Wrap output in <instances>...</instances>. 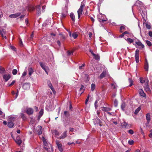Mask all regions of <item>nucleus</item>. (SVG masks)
<instances>
[{
    "mask_svg": "<svg viewBox=\"0 0 152 152\" xmlns=\"http://www.w3.org/2000/svg\"><path fill=\"white\" fill-rule=\"evenodd\" d=\"M139 93L140 95L144 97H146V94L144 93L143 90L140 89H139Z\"/></svg>",
    "mask_w": 152,
    "mask_h": 152,
    "instance_id": "nucleus-14",
    "label": "nucleus"
},
{
    "mask_svg": "<svg viewBox=\"0 0 152 152\" xmlns=\"http://www.w3.org/2000/svg\"><path fill=\"white\" fill-rule=\"evenodd\" d=\"M102 110L103 111L108 112L111 110V109L109 107H103Z\"/></svg>",
    "mask_w": 152,
    "mask_h": 152,
    "instance_id": "nucleus-17",
    "label": "nucleus"
},
{
    "mask_svg": "<svg viewBox=\"0 0 152 152\" xmlns=\"http://www.w3.org/2000/svg\"><path fill=\"white\" fill-rule=\"evenodd\" d=\"M98 20L100 22H101V21H102V22H103L104 21H106V20H103V19H100V18H98Z\"/></svg>",
    "mask_w": 152,
    "mask_h": 152,
    "instance_id": "nucleus-58",
    "label": "nucleus"
},
{
    "mask_svg": "<svg viewBox=\"0 0 152 152\" xmlns=\"http://www.w3.org/2000/svg\"><path fill=\"white\" fill-rule=\"evenodd\" d=\"M27 74V72L26 71H24L23 72L22 75V77H24Z\"/></svg>",
    "mask_w": 152,
    "mask_h": 152,
    "instance_id": "nucleus-50",
    "label": "nucleus"
},
{
    "mask_svg": "<svg viewBox=\"0 0 152 152\" xmlns=\"http://www.w3.org/2000/svg\"><path fill=\"white\" fill-rule=\"evenodd\" d=\"M37 14L38 15H40L41 13V7L40 6L37 7Z\"/></svg>",
    "mask_w": 152,
    "mask_h": 152,
    "instance_id": "nucleus-32",
    "label": "nucleus"
},
{
    "mask_svg": "<svg viewBox=\"0 0 152 152\" xmlns=\"http://www.w3.org/2000/svg\"><path fill=\"white\" fill-rule=\"evenodd\" d=\"M107 74V72L106 71H104L100 75L99 77L100 79H102Z\"/></svg>",
    "mask_w": 152,
    "mask_h": 152,
    "instance_id": "nucleus-20",
    "label": "nucleus"
},
{
    "mask_svg": "<svg viewBox=\"0 0 152 152\" xmlns=\"http://www.w3.org/2000/svg\"><path fill=\"white\" fill-rule=\"evenodd\" d=\"M146 117L147 122L148 124L149 123L151 120L150 115V114L149 113H147L146 115Z\"/></svg>",
    "mask_w": 152,
    "mask_h": 152,
    "instance_id": "nucleus-24",
    "label": "nucleus"
},
{
    "mask_svg": "<svg viewBox=\"0 0 152 152\" xmlns=\"http://www.w3.org/2000/svg\"><path fill=\"white\" fill-rule=\"evenodd\" d=\"M28 75L29 76H31L34 72V71L32 68L30 66L28 67Z\"/></svg>",
    "mask_w": 152,
    "mask_h": 152,
    "instance_id": "nucleus-13",
    "label": "nucleus"
},
{
    "mask_svg": "<svg viewBox=\"0 0 152 152\" xmlns=\"http://www.w3.org/2000/svg\"><path fill=\"white\" fill-rule=\"evenodd\" d=\"M129 82L130 83L129 86H131L133 85V80L129 78Z\"/></svg>",
    "mask_w": 152,
    "mask_h": 152,
    "instance_id": "nucleus-40",
    "label": "nucleus"
},
{
    "mask_svg": "<svg viewBox=\"0 0 152 152\" xmlns=\"http://www.w3.org/2000/svg\"><path fill=\"white\" fill-rule=\"evenodd\" d=\"M89 97H90V96L89 95H88L87 96V97L86 100V101H85V104H87V103L89 100Z\"/></svg>",
    "mask_w": 152,
    "mask_h": 152,
    "instance_id": "nucleus-51",
    "label": "nucleus"
},
{
    "mask_svg": "<svg viewBox=\"0 0 152 152\" xmlns=\"http://www.w3.org/2000/svg\"><path fill=\"white\" fill-rule=\"evenodd\" d=\"M39 64L42 67V68L44 70L46 73L48 74V72L49 70V69L48 66H45V64L42 63L40 62L39 63Z\"/></svg>",
    "mask_w": 152,
    "mask_h": 152,
    "instance_id": "nucleus-2",
    "label": "nucleus"
},
{
    "mask_svg": "<svg viewBox=\"0 0 152 152\" xmlns=\"http://www.w3.org/2000/svg\"><path fill=\"white\" fill-rule=\"evenodd\" d=\"M148 35L149 36L152 37V32L151 31H150L148 32Z\"/></svg>",
    "mask_w": 152,
    "mask_h": 152,
    "instance_id": "nucleus-64",
    "label": "nucleus"
},
{
    "mask_svg": "<svg viewBox=\"0 0 152 152\" xmlns=\"http://www.w3.org/2000/svg\"><path fill=\"white\" fill-rule=\"evenodd\" d=\"M135 43L138 46L142 48L144 47V45L140 41L136 42Z\"/></svg>",
    "mask_w": 152,
    "mask_h": 152,
    "instance_id": "nucleus-19",
    "label": "nucleus"
},
{
    "mask_svg": "<svg viewBox=\"0 0 152 152\" xmlns=\"http://www.w3.org/2000/svg\"><path fill=\"white\" fill-rule=\"evenodd\" d=\"M72 36L74 39H75L77 37L78 35L76 33H74L72 34Z\"/></svg>",
    "mask_w": 152,
    "mask_h": 152,
    "instance_id": "nucleus-37",
    "label": "nucleus"
},
{
    "mask_svg": "<svg viewBox=\"0 0 152 152\" xmlns=\"http://www.w3.org/2000/svg\"><path fill=\"white\" fill-rule=\"evenodd\" d=\"M30 87V84L29 83H25L23 86V88L26 90L28 89Z\"/></svg>",
    "mask_w": 152,
    "mask_h": 152,
    "instance_id": "nucleus-18",
    "label": "nucleus"
},
{
    "mask_svg": "<svg viewBox=\"0 0 152 152\" xmlns=\"http://www.w3.org/2000/svg\"><path fill=\"white\" fill-rule=\"evenodd\" d=\"M43 109H42L40 111H39V117L40 118H41V117L42 116V115H43Z\"/></svg>",
    "mask_w": 152,
    "mask_h": 152,
    "instance_id": "nucleus-36",
    "label": "nucleus"
},
{
    "mask_svg": "<svg viewBox=\"0 0 152 152\" xmlns=\"http://www.w3.org/2000/svg\"><path fill=\"white\" fill-rule=\"evenodd\" d=\"M111 86H113V88L114 89L116 88V84L114 83H113L111 84Z\"/></svg>",
    "mask_w": 152,
    "mask_h": 152,
    "instance_id": "nucleus-59",
    "label": "nucleus"
},
{
    "mask_svg": "<svg viewBox=\"0 0 152 152\" xmlns=\"http://www.w3.org/2000/svg\"><path fill=\"white\" fill-rule=\"evenodd\" d=\"M56 143L58 147V149L61 152H62L63 151V149L62 148L61 144L58 141H56Z\"/></svg>",
    "mask_w": 152,
    "mask_h": 152,
    "instance_id": "nucleus-6",
    "label": "nucleus"
},
{
    "mask_svg": "<svg viewBox=\"0 0 152 152\" xmlns=\"http://www.w3.org/2000/svg\"><path fill=\"white\" fill-rule=\"evenodd\" d=\"M14 125L13 122L9 121L8 123L7 126L9 127L12 128Z\"/></svg>",
    "mask_w": 152,
    "mask_h": 152,
    "instance_id": "nucleus-26",
    "label": "nucleus"
},
{
    "mask_svg": "<svg viewBox=\"0 0 152 152\" xmlns=\"http://www.w3.org/2000/svg\"><path fill=\"white\" fill-rule=\"evenodd\" d=\"M125 30V26L124 25H122L120 27V31L121 33L123 32V30Z\"/></svg>",
    "mask_w": 152,
    "mask_h": 152,
    "instance_id": "nucleus-29",
    "label": "nucleus"
},
{
    "mask_svg": "<svg viewBox=\"0 0 152 152\" xmlns=\"http://www.w3.org/2000/svg\"><path fill=\"white\" fill-rule=\"evenodd\" d=\"M67 13V11H66V14H64L63 13H62V14H61V15H61V16H62V17H63V18L65 17L66 16Z\"/></svg>",
    "mask_w": 152,
    "mask_h": 152,
    "instance_id": "nucleus-55",
    "label": "nucleus"
},
{
    "mask_svg": "<svg viewBox=\"0 0 152 152\" xmlns=\"http://www.w3.org/2000/svg\"><path fill=\"white\" fill-rule=\"evenodd\" d=\"M128 143L130 145H132L133 144L134 141L133 140H130L128 141Z\"/></svg>",
    "mask_w": 152,
    "mask_h": 152,
    "instance_id": "nucleus-45",
    "label": "nucleus"
},
{
    "mask_svg": "<svg viewBox=\"0 0 152 152\" xmlns=\"http://www.w3.org/2000/svg\"><path fill=\"white\" fill-rule=\"evenodd\" d=\"M21 13L20 12H18L15 14H13L10 15H9V17L11 18H16L21 15Z\"/></svg>",
    "mask_w": 152,
    "mask_h": 152,
    "instance_id": "nucleus-5",
    "label": "nucleus"
},
{
    "mask_svg": "<svg viewBox=\"0 0 152 152\" xmlns=\"http://www.w3.org/2000/svg\"><path fill=\"white\" fill-rule=\"evenodd\" d=\"M125 40L129 44L132 43L134 41L133 39H131L130 38H128L127 39H125Z\"/></svg>",
    "mask_w": 152,
    "mask_h": 152,
    "instance_id": "nucleus-28",
    "label": "nucleus"
},
{
    "mask_svg": "<svg viewBox=\"0 0 152 152\" xmlns=\"http://www.w3.org/2000/svg\"><path fill=\"white\" fill-rule=\"evenodd\" d=\"M93 56H94V58L96 60H98L99 59V56L98 54H95V55H93Z\"/></svg>",
    "mask_w": 152,
    "mask_h": 152,
    "instance_id": "nucleus-39",
    "label": "nucleus"
},
{
    "mask_svg": "<svg viewBox=\"0 0 152 152\" xmlns=\"http://www.w3.org/2000/svg\"><path fill=\"white\" fill-rule=\"evenodd\" d=\"M128 133L131 134H134V131L132 129H130L128 131Z\"/></svg>",
    "mask_w": 152,
    "mask_h": 152,
    "instance_id": "nucleus-49",
    "label": "nucleus"
},
{
    "mask_svg": "<svg viewBox=\"0 0 152 152\" xmlns=\"http://www.w3.org/2000/svg\"><path fill=\"white\" fill-rule=\"evenodd\" d=\"M73 51L72 50L69 51L68 50L67 52V54L68 55H72L73 53Z\"/></svg>",
    "mask_w": 152,
    "mask_h": 152,
    "instance_id": "nucleus-46",
    "label": "nucleus"
},
{
    "mask_svg": "<svg viewBox=\"0 0 152 152\" xmlns=\"http://www.w3.org/2000/svg\"><path fill=\"white\" fill-rule=\"evenodd\" d=\"M148 64L147 60L146 59H145V62L144 65V68L145 71H148Z\"/></svg>",
    "mask_w": 152,
    "mask_h": 152,
    "instance_id": "nucleus-12",
    "label": "nucleus"
},
{
    "mask_svg": "<svg viewBox=\"0 0 152 152\" xmlns=\"http://www.w3.org/2000/svg\"><path fill=\"white\" fill-rule=\"evenodd\" d=\"M37 133L39 135H40L42 133V127L40 126H38L37 128Z\"/></svg>",
    "mask_w": 152,
    "mask_h": 152,
    "instance_id": "nucleus-10",
    "label": "nucleus"
},
{
    "mask_svg": "<svg viewBox=\"0 0 152 152\" xmlns=\"http://www.w3.org/2000/svg\"><path fill=\"white\" fill-rule=\"evenodd\" d=\"M75 130L74 128H69V131L71 132H74Z\"/></svg>",
    "mask_w": 152,
    "mask_h": 152,
    "instance_id": "nucleus-62",
    "label": "nucleus"
},
{
    "mask_svg": "<svg viewBox=\"0 0 152 152\" xmlns=\"http://www.w3.org/2000/svg\"><path fill=\"white\" fill-rule=\"evenodd\" d=\"M18 72V71L16 69H14L12 71V73L14 75H16Z\"/></svg>",
    "mask_w": 152,
    "mask_h": 152,
    "instance_id": "nucleus-42",
    "label": "nucleus"
},
{
    "mask_svg": "<svg viewBox=\"0 0 152 152\" xmlns=\"http://www.w3.org/2000/svg\"><path fill=\"white\" fill-rule=\"evenodd\" d=\"M150 133L149 134V136L151 138H152V129L150 130Z\"/></svg>",
    "mask_w": 152,
    "mask_h": 152,
    "instance_id": "nucleus-56",
    "label": "nucleus"
},
{
    "mask_svg": "<svg viewBox=\"0 0 152 152\" xmlns=\"http://www.w3.org/2000/svg\"><path fill=\"white\" fill-rule=\"evenodd\" d=\"M35 9V8L32 5H30L29 6L28 8V10L29 11H32L34 10Z\"/></svg>",
    "mask_w": 152,
    "mask_h": 152,
    "instance_id": "nucleus-27",
    "label": "nucleus"
},
{
    "mask_svg": "<svg viewBox=\"0 0 152 152\" xmlns=\"http://www.w3.org/2000/svg\"><path fill=\"white\" fill-rule=\"evenodd\" d=\"M16 118V117L15 116H11L9 119V121L12 122L14 121L15 120Z\"/></svg>",
    "mask_w": 152,
    "mask_h": 152,
    "instance_id": "nucleus-23",
    "label": "nucleus"
},
{
    "mask_svg": "<svg viewBox=\"0 0 152 152\" xmlns=\"http://www.w3.org/2000/svg\"><path fill=\"white\" fill-rule=\"evenodd\" d=\"M54 132L55 133V134L57 135H59V132L57 130H55Z\"/></svg>",
    "mask_w": 152,
    "mask_h": 152,
    "instance_id": "nucleus-60",
    "label": "nucleus"
},
{
    "mask_svg": "<svg viewBox=\"0 0 152 152\" xmlns=\"http://www.w3.org/2000/svg\"><path fill=\"white\" fill-rule=\"evenodd\" d=\"M126 106V104L124 102H123L122 103L121 105V108L124 111L125 110L124 109Z\"/></svg>",
    "mask_w": 152,
    "mask_h": 152,
    "instance_id": "nucleus-30",
    "label": "nucleus"
},
{
    "mask_svg": "<svg viewBox=\"0 0 152 152\" xmlns=\"http://www.w3.org/2000/svg\"><path fill=\"white\" fill-rule=\"evenodd\" d=\"M48 86L50 87V89L53 91V93L55 94L56 93V92L55 91V90L54 89V88L52 86L51 83L50 81H48Z\"/></svg>",
    "mask_w": 152,
    "mask_h": 152,
    "instance_id": "nucleus-8",
    "label": "nucleus"
},
{
    "mask_svg": "<svg viewBox=\"0 0 152 152\" xmlns=\"http://www.w3.org/2000/svg\"><path fill=\"white\" fill-rule=\"evenodd\" d=\"M145 42H146V43L147 44V45L148 46L150 47L152 46V43H151V42H150L148 40H146L145 41Z\"/></svg>",
    "mask_w": 152,
    "mask_h": 152,
    "instance_id": "nucleus-33",
    "label": "nucleus"
},
{
    "mask_svg": "<svg viewBox=\"0 0 152 152\" xmlns=\"http://www.w3.org/2000/svg\"><path fill=\"white\" fill-rule=\"evenodd\" d=\"M33 109L31 108H26V113L28 115L32 114L33 113Z\"/></svg>",
    "mask_w": 152,
    "mask_h": 152,
    "instance_id": "nucleus-4",
    "label": "nucleus"
},
{
    "mask_svg": "<svg viewBox=\"0 0 152 152\" xmlns=\"http://www.w3.org/2000/svg\"><path fill=\"white\" fill-rule=\"evenodd\" d=\"M140 107H138L135 111L134 112V113L136 114H137L140 111Z\"/></svg>",
    "mask_w": 152,
    "mask_h": 152,
    "instance_id": "nucleus-43",
    "label": "nucleus"
},
{
    "mask_svg": "<svg viewBox=\"0 0 152 152\" xmlns=\"http://www.w3.org/2000/svg\"><path fill=\"white\" fill-rule=\"evenodd\" d=\"M140 81L141 83H143L145 82V80H143V78L142 77L140 78Z\"/></svg>",
    "mask_w": 152,
    "mask_h": 152,
    "instance_id": "nucleus-44",
    "label": "nucleus"
},
{
    "mask_svg": "<svg viewBox=\"0 0 152 152\" xmlns=\"http://www.w3.org/2000/svg\"><path fill=\"white\" fill-rule=\"evenodd\" d=\"M20 116L23 120H25L26 119V117L25 116L24 114L23 113H20Z\"/></svg>",
    "mask_w": 152,
    "mask_h": 152,
    "instance_id": "nucleus-31",
    "label": "nucleus"
},
{
    "mask_svg": "<svg viewBox=\"0 0 152 152\" xmlns=\"http://www.w3.org/2000/svg\"><path fill=\"white\" fill-rule=\"evenodd\" d=\"M15 83V80L12 81V83H11L8 84L9 86H12V85H13Z\"/></svg>",
    "mask_w": 152,
    "mask_h": 152,
    "instance_id": "nucleus-52",
    "label": "nucleus"
},
{
    "mask_svg": "<svg viewBox=\"0 0 152 152\" xmlns=\"http://www.w3.org/2000/svg\"><path fill=\"white\" fill-rule=\"evenodd\" d=\"M85 6L84 3L83 2H82L80 6L79 9L77 11V13L78 15V18H80V16L82 14L83 11V9Z\"/></svg>",
    "mask_w": 152,
    "mask_h": 152,
    "instance_id": "nucleus-1",
    "label": "nucleus"
},
{
    "mask_svg": "<svg viewBox=\"0 0 152 152\" xmlns=\"http://www.w3.org/2000/svg\"><path fill=\"white\" fill-rule=\"evenodd\" d=\"M139 50L137 49L135 53V57L136 63H138L139 62Z\"/></svg>",
    "mask_w": 152,
    "mask_h": 152,
    "instance_id": "nucleus-3",
    "label": "nucleus"
},
{
    "mask_svg": "<svg viewBox=\"0 0 152 152\" xmlns=\"http://www.w3.org/2000/svg\"><path fill=\"white\" fill-rule=\"evenodd\" d=\"M10 75L9 74H4L3 76V78L4 80H5V82H7L8 80L10 78Z\"/></svg>",
    "mask_w": 152,
    "mask_h": 152,
    "instance_id": "nucleus-7",
    "label": "nucleus"
},
{
    "mask_svg": "<svg viewBox=\"0 0 152 152\" xmlns=\"http://www.w3.org/2000/svg\"><path fill=\"white\" fill-rule=\"evenodd\" d=\"M51 20V19L47 20L43 24V26H47V25H49L50 26Z\"/></svg>",
    "mask_w": 152,
    "mask_h": 152,
    "instance_id": "nucleus-11",
    "label": "nucleus"
},
{
    "mask_svg": "<svg viewBox=\"0 0 152 152\" xmlns=\"http://www.w3.org/2000/svg\"><path fill=\"white\" fill-rule=\"evenodd\" d=\"M64 115L66 116H68L69 115V113L67 111H65L64 113Z\"/></svg>",
    "mask_w": 152,
    "mask_h": 152,
    "instance_id": "nucleus-53",
    "label": "nucleus"
},
{
    "mask_svg": "<svg viewBox=\"0 0 152 152\" xmlns=\"http://www.w3.org/2000/svg\"><path fill=\"white\" fill-rule=\"evenodd\" d=\"M96 86L95 84L92 83L91 85V90L92 91H93L95 89Z\"/></svg>",
    "mask_w": 152,
    "mask_h": 152,
    "instance_id": "nucleus-38",
    "label": "nucleus"
},
{
    "mask_svg": "<svg viewBox=\"0 0 152 152\" xmlns=\"http://www.w3.org/2000/svg\"><path fill=\"white\" fill-rule=\"evenodd\" d=\"M70 16L72 20L74 22L75 20V17L74 13L72 12L70 14Z\"/></svg>",
    "mask_w": 152,
    "mask_h": 152,
    "instance_id": "nucleus-25",
    "label": "nucleus"
},
{
    "mask_svg": "<svg viewBox=\"0 0 152 152\" xmlns=\"http://www.w3.org/2000/svg\"><path fill=\"white\" fill-rule=\"evenodd\" d=\"M15 141L16 142L18 145H20L22 142V141L19 137L16 138Z\"/></svg>",
    "mask_w": 152,
    "mask_h": 152,
    "instance_id": "nucleus-22",
    "label": "nucleus"
},
{
    "mask_svg": "<svg viewBox=\"0 0 152 152\" xmlns=\"http://www.w3.org/2000/svg\"><path fill=\"white\" fill-rule=\"evenodd\" d=\"M95 120L96 121V122L94 121V122L95 124H97L98 122L100 121V119H99L98 118H96L95 119Z\"/></svg>",
    "mask_w": 152,
    "mask_h": 152,
    "instance_id": "nucleus-41",
    "label": "nucleus"
},
{
    "mask_svg": "<svg viewBox=\"0 0 152 152\" xmlns=\"http://www.w3.org/2000/svg\"><path fill=\"white\" fill-rule=\"evenodd\" d=\"M44 146V148L46 150L48 151L50 148L48 146V144L46 140L43 142Z\"/></svg>",
    "mask_w": 152,
    "mask_h": 152,
    "instance_id": "nucleus-16",
    "label": "nucleus"
},
{
    "mask_svg": "<svg viewBox=\"0 0 152 152\" xmlns=\"http://www.w3.org/2000/svg\"><path fill=\"white\" fill-rule=\"evenodd\" d=\"M142 4V2L139 1H137L135 3V5L137 6H140Z\"/></svg>",
    "mask_w": 152,
    "mask_h": 152,
    "instance_id": "nucleus-34",
    "label": "nucleus"
},
{
    "mask_svg": "<svg viewBox=\"0 0 152 152\" xmlns=\"http://www.w3.org/2000/svg\"><path fill=\"white\" fill-rule=\"evenodd\" d=\"M114 105L115 107H117L118 105V101L116 100L115 99L114 101Z\"/></svg>",
    "mask_w": 152,
    "mask_h": 152,
    "instance_id": "nucleus-48",
    "label": "nucleus"
},
{
    "mask_svg": "<svg viewBox=\"0 0 152 152\" xmlns=\"http://www.w3.org/2000/svg\"><path fill=\"white\" fill-rule=\"evenodd\" d=\"M6 31L3 29H0V34L2 37H4L5 34H6Z\"/></svg>",
    "mask_w": 152,
    "mask_h": 152,
    "instance_id": "nucleus-21",
    "label": "nucleus"
},
{
    "mask_svg": "<svg viewBox=\"0 0 152 152\" xmlns=\"http://www.w3.org/2000/svg\"><path fill=\"white\" fill-rule=\"evenodd\" d=\"M144 89L147 91H149L150 90V89L148 84H146V85L144 87Z\"/></svg>",
    "mask_w": 152,
    "mask_h": 152,
    "instance_id": "nucleus-35",
    "label": "nucleus"
},
{
    "mask_svg": "<svg viewBox=\"0 0 152 152\" xmlns=\"http://www.w3.org/2000/svg\"><path fill=\"white\" fill-rule=\"evenodd\" d=\"M0 115L1 116V117H3L5 116V114L3 113L1 110H0Z\"/></svg>",
    "mask_w": 152,
    "mask_h": 152,
    "instance_id": "nucleus-54",
    "label": "nucleus"
},
{
    "mask_svg": "<svg viewBox=\"0 0 152 152\" xmlns=\"http://www.w3.org/2000/svg\"><path fill=\"white\" fill-rule=\"evenodd\" d=\"M85 66V64H82V65L81 66H79V69H83V67Z\"/></svg>",
    "mask_w": 152,
    "mask_h": 152,
    "instance_id": "nucleus-57",
    "label": "nucleus"
},
{
    "mask_svg": "<svg viewBox=\"0 0 152 152\" xmlns=\"http://www.w3.org/2000/svg\"><path fill=\"white\" fill-rule=\"evenodd\" d=\"M122 127V128H129V126L128 125V123L125 122H124L121 124Z\"/></svg>",
    "mask_w": 152,
    "mask_h": 152,
    "instance_id": "nucleus-15",
    "label": "nucleus"
},
{
    "mask_svg": "<svg viewBox=\"0 0 152 152\" xmlns=\"http://www.w3.org/2000/svg\"><path fill=\"white\" fill-rule=\"evenodd\" d=\"M66 134L67 131H65L62 134L61 136L58 137V138L59 139H63L65 138L66 137Z\"/></svg>",
    "mask_w": 152,
    "mask_h": 152,
    "instance_id": "nucleus-9",
    "label": "nucleus"
},
{
    "mask_svg": "<svg viewBox=\"0 0 152 152\" xmlns=\"http://www.w3.org/2000/svg\"><path fill=\"white\" fill-rule=\"evenodd\" d=\"M125 35V34H127V36H129V32L127 31H125L124 32V33H123Z\"/></svg>",
    "mask_w": 152,
    "mask_h": 152,
    "instance_id": "nucleus-63",
    "label": "nucleus"
},
{
    "mask_svg": "<svg viewBox=\"0 0 152 152\" xmlns=\"http://www.w3.org/2000/svg\"><path fill=\"white\" fill-rule=\"evenodd\" d=\"M145 26L147 28H148V29H150L151 28V25L147 23H146Z\"/></svg>",
    "mask_w": 152,
    "mask_h": 152,
    "instance_id": "nucleus-47",
    "label": "nucleus"
},
{
    "mask_svg": "<svg viewBox=\"0 0 152 152\" xmlns=\"http://www.w3.org/2000/svg\"><path fill=\"white\" fill-rule=\"evenodd\" d=\"M97 103H98V102L96 100L95 102V103H94L95 107V108L96 109L97 107Z\"/></svg>",
    "mask_w": 152,
    "mask_h": 152,
    "instance_id": "nucleus-61",
    "label": "nucleus"
}]
</instances>
